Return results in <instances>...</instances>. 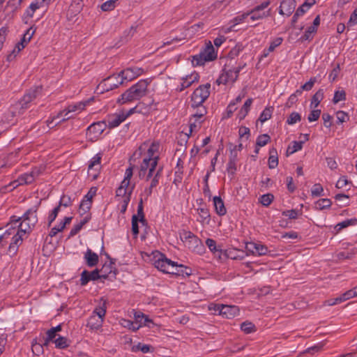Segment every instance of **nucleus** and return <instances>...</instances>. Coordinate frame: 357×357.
Wrapping results in <instances>:
<instances>
[{
	"label": "nucleus",
	"mask_w": 357,
	"mask_h": 357,
	"mask_svg": "<svg viewBox=\"0 0 357 357\" xmlns=\"http://www.w3.org/2000/svg\"><path fill=\"white\" fill-rule=\"evenodd\" d=\"M149 84L147 79L139 81L136 84L126 90L117 100V102L123 105L140 99L146 94Z\"/></svg>",
	"instance_id": "1"
},
{
	"label": "nucleus",
	"mask_w": 357,
	"mask_h": 357,
	"mask_svg": "<svg viewBox=\"0 0 357 357\" xmlns=\"http://www.w3.org/2000/svg\"><path fill=\"white\" fill-rule=\"evenodd\" d=\"M143 105H144L142 102H139L135 107L129 109L127 112H121L119 114L110 115L107 119L108 126L110 128L118 126L121 123L125 121L127 117L134 113L148 114L150 111V108L149 107H145L144 108Z\"/></svg>",
	"instance_id": "2"
},
{
	"label": "nucleus",
	"mask_w": 357,
	"mask_h": 357,
	"mask_svg": "<svg viewBox=\"0 0 357 357\" xmlns=\"http://www.w3.org/2000/svg\"><path fill=\"white\" fill-rule=\"evenodd\" d=\"M37 208L29 209L24 215L21 218V222L17 225V231L20 234L24 236L26 233H29L31 229L35 226L38 221L36 215Z\"/></svg>",
	"instance_id": "3"
},
{
	"label": "nucleus",
	"mask_w": 357,
	"mask_h": 357,
	"mask_svg": "<svg viewBox=\"0 0 357 357\" xmlns=\"http://www.w3.org/2000/svg\"><path fill=\"white\" fill-rule=\"evenodd\" d=\"M216 58L217 52H215L211 42L208 41L199 54L192 56V63L194 66H202L206 62L213 61Z\"/></svg>",
	"instance_id": "4"
},
{
	"label": "nucleus",
	"mask_w": 357,
	"mask_h": 357,
	"mask_svg": "<svg viewBox=\"0 0 357 357\" xmlns=\"http://www.w3.org/2000/svg\"><path fill=\"white\" fill-rule=\"evenodd\" d=\"M105 314L106 301H103L102 305L93 310V314L88 320L87 326L91 329H98L102 326Z\"/></svg>",
	"instance_id": "5"
},
{
	"label": "nucleus",
	"mask_w": 357,
	"mask_h": 357,
	"mask_svg": "<svg viewBox=\"0 0 357 357\" xmlns=\"http://www.w3.org/2000/svg\"><path fill=\"white\" fill-rule=\"evenodd\" d=\"M211 84L207 83L197 88L191 97L192 107L202 106L210 95Z\"/></svg>",
	"instance_id": "6"
},
{
	"label": "nucleus",
	"mask_w": 357,
	"mask_h": 357,
	"mask_svg": "<svg viewBox=\"0 0 357 357\" xmlns=\"http://www.w3.org/2000/svg\"><path fill=\"white\" fill-rule=\"evenodd\" d=\"M154 266L160 271L169 274H178L175 271L176 268L178 266L183 267L182 265L178 266L176 262L171 261L162 254H160L158 259L155 260Z\"/></svg>",
	"instance_id": "7"
},
{
	"label": "nucleus",
	"mask_w": 357,
	"mask_h": 357,
	"mask_svg": "<svg viewBox=\"0 0 357 357\" xmlns=\"http://www.w3.org/2000/svg\"><path fill=\"white\" fill-rule=\"evenodd\" d=\"M241 68V66L230 68L226 66L216 82L218 84H233L237 79Z\"/></svg>",
	"instance_id": "8"
},
{
	"label": "nucleus",
	"mask_w": 357,
	"mask_h": 357,
	"mask_svg": "<svg viewBox=\"0 0 357 357\" xmlns=\"http://www.w3.org/2000/svg\"><path fill=\"white\" fill-rule=\"evenodd\" d=\"M158 167L155 158L143 160L140 165L139 176L140 178H145L148 181L153 174L157 173Z\"/></svg>",
	"instance_id": "9"
},
{
	"label": "nucleus",
	"mask_w": 357,
	"mask_h": 357,
	"mask_svg": "<svg viewBox=\"0 0 357 357\" xmlns=\"http://www.w3.org/2000/svg\"><path fill=\"white\" fill-rule=\"evenodd\" d=\"M123 84V79H121L120 75H112L106 79H103L98 86V90L100 93L111 91L117 88L119 85Z\"/></svg>",
	"instance_id": "10"
},
{
	"label": "nucleus",
	"mask_w": 357,
	"mask_h": 357,
	"mask_svg": "<svg viewBox=\"0 0 357 357\" xmlns=\"http://www.w3.org/2000/svg\"><path fill=\"white\" fill-rule=\"evenodd\" d=\"M270 3V1H265L260 5L255 6L248 13V15L250 16V19L252 21H255L269 17L271 15V9H268L267 10H265V9L268 8Z\"/></svg>",
	"instance_id": "11"
},
{
	"label": "nucleus",
	"mask_w": 357,
	"mask_h": 357,
	"mask_svg": "<svg viewBox=\"0 0 357 357\" xmlns=\"http://www.w3.org/2000/svg\"><path fill=\"white\" fill-rule=\"evenodd\" d=\"M68 114H71V112H68L67 107L59 112L56 116L46 121L47 127L49 128H53L61 122H64L68 119L74 118V116H68Z\"/></svg>",
	"instance_id": "12"
},
{
	"label": "nucleus",
	"mask_w": 357,
	"mask_h": 357,
	"mask_svg": "<svg viewBox=\"0 0 357 357\" xmlns=\"http://www.w3.org/2000/svg\"><path fill=\"white\" fill-rule=\"evenodd\" d=\"M101 155L96 154L91 160L89 165L88 174L89 176L92 178V180H96L99 174L101 166Z\"/></svg>",
	"instance_id": "13"
},
{
	"label": "nucleus",
	"mask_w": 357,
	"mask_h": 357,
	"mask_svg": "<svg viewBox=\"0 0 357 357\" xmlns=\"http://www.w3.org/2000/svg\"><path fill=\"white\" fill-rule=\"evenodd\" d=\"M20 218L13 215L10 218V221L6 226L8 229L5 231L0 229V243L8 238L15 231L16 225L20 221Z\"/></svg>",
	"instance_id": "14"
},
{
	"label": "nucleus",
	"mask_w": 357,
	"mask_h": 357,
	"mask_svg": "<svg viewBox=\"0 0 357 357\" xmlns=\"http://www.w3.org/2000/svg\"><path fill=\"white\" fill-rule=\"evenodd\" d=\"M105 126L102 122H97L91 124L86 130V136L90 140H96L104 131Z\"/></svg>",
	"instance_id": "15"
},
{
	"label": "nucleus",
	"mask_w": 357,
	"mask_h": 357,
	"mask_svg": "<svg viewBox=\"0 0 357 357\" xmlns=\"http://www.w3.org/2000/svg\"><path fill=\"white\" fill-rule=\"evenodd\" d=\"M101 278H106L107 276L105 274H100L98 269H96L91 272L84 271L81 274L80 282L82 286H84L90 280H96Z\"/></svg>",
	"instance_id": "16"
},
{
	"label": "nucleus",
	"mask_w": 357,
	"mask_h": 357,
	"mask_svg": "<svg viewBox=\"0 0 357 357\" xmlns=\"http://www.w3.org/2000/svg\"><path fill=\"white\" fill-rule=\"evenodd\" d=\"M199 79V75L197 73L193 72L190 75H187L185 77H182L181 86L178 87V90L180 91H183L184 89L190 87L193 83L198 82Z\"/></svg>",
	"instance_id": "17"
},
{
	"label": "nucleus",
	"mask_w": 357,
	"mask_h": 357,
	"mask_svg": "<svg viewBox=\"0 0 357 357\" xmlns=\"http://www.w3.org/2000/svg\"><path fill=\"white\" fill-rule=\"evenodd\" d=\"M295 0H283L280 6L279 13L280 15L290 16L296 8Z\"/></svg>",
	"instance_id": "18"
},
{
	"label": "nucleus",
	"mask_w": 357,
	"mask_h": 357,
	"mask_svg": "<svg viewBox=\"0 0 357 357\" xmlns=\"http://www.w3.org/2000/svg\"><path fill=\"white\" fill-rule=\"evenodd\" d=\"M246 249L248 251L252 253L255 255H264L268 252V248L264 245L256 243H249L246 245Z\"/></svg>",
	"instance_id": "19"
},
{
	"label": "nucleus",
	"mask_w": 357,
	"mask_h": 357,
	"mask_svg": "<svg viewBox=\"0 0 357 357\" xmlns=\"http://www.w3.org/2000/svg\"><path fill=\"white\" fill-rule=\"evenodd\" d=\"M142 72V70L140 68H127L124 70H122L119 75L121 79H123V82L124 80L131 81L140 75Z\"/></svg>",
	"instance_id": "20"
},
{
	"label": "nucleus",
	"mask_w": 357,
	"mask_h": 357,
	"mask_svg": "<svg viewBox=\"0 0 357 357\" xmlns=\"http://www.w3.org/2000/svg\"><path fill=\"white\" fill-rule=\"evenodd\" d=\"M238 313L239 309L237 306L222 305L220 314L227 319H231L238 315Z\"/></svg>",
	"instance_id": "21"
},
{
	"label": "nucleus",
	"mask_w": 357,
	"mask_h": 357,
	"mask_svg": "<svg viewBox=\"0 0 357 357\" xmlns=\"http://www.w3.org/2000/svg\"><path fill=\"white\" fill-rule=\"evenodd\" d=\"M39 175V171L37 169H35L31 171L29 174H24L22 175L17 181H15V183L17 182V185H22V184H29L31 183L34 179L35 177Z\"/></svg>",
	"instance_id": "22"
},
{
	"label": "nucleus",
	"mask_w": 357,
	"mask_h": 357,
	"mask_svg": "<svg viewBox=\"0 0 357 357\" xmlns=\"http://www.w3.org/2000/svg\"><path fill=\"white\" fill-rule=\"evenodd\" d=\"M23 241V235L17 232L12 238V241L10 243L8 251L11 255H15L18 247Z\"/></svg>",
	"instance_id": "23"
},
{
	"label": "nucleus",
	"mask_w": 357,
	"mask_h": 357,
	"mask_svg": "<svg viewBox=\"0 0 357 357\" xmlns=\"http://www.w3.org/2000/svg\"><path fill=\"white\" fill-rule=\"evenodd\" d=\"M84 259L86 264L89 267L96 266L98 262V255L92 252L91 250L88 249L84 255Z\"/></svg>",
	"instance_id": "24"
},
{
	"label": "nucleus",
	"mask_w": 357,
	"mask_h": 357,
	"mask_svg": "<svg viewBox=\"0 0 357 357\" xmlns=\"http://www.w3.org/2000/svg\"><path fill=\"white\" fill-rule=\"evenodd\" d=\"M213 205L216 213L219 215H224L227 213L224 202L220 197H213Z\"/></svg>",
	"instance_id": "25"
},
{
	"label": "nucleus",
	"mask_w": 357,
	"mask_h": 357,
	"mask_svg": "<svg viewBox=\"0 0 357 357\" xmlns=\"http://www.w3.org/2000/svg\"><path fill=\"white\" fill-rule=\"evenodd\" d=\"M197 211L199 216L198 220L202 224H208L211 220L208 210L206 207L200 206Z\"/></svg>",
	"instance_id": "26"
},
{
	"label": "nucleus",
	"mask_w": 357,
	"mask_h": 357,
	"mask_svg": "<svg viewBox=\"0 0 357 357\" xmlns=\"http://www.w3.org/2000/svg\"><path fill=\"white\" fill-rule=\"evenodd\" d=\"M278 165V152L275 148L269 151L268 167L270 169L275 168Z\"/></svg>",
	"instance_id": "27"
},
{
	"label": "nucleus",
	"mask_w": 357,
	"mask_h": 357,
	"mask_svg": "<svg viewBox=\"0 0 357 357\" xmlns=\"http://www.w3.org/2000/svg\"><path fill=\"white\" fill-rule=\"evenodd\" d=\"M89 103V100L84 101V102H79L73 105H70L67 107V109H68V112H76L78 113L83 111L86 106Z\"/></svg>",
	"instance_id": "28"
},
{
	"label": "nucleus",
	"mask_w": 357,
	"mask_h": 357,
	"mask_svg": "<svg viewBox=\"0 0 357 357\" xmlns=\"http://www.w3.org/2000/svg\"><path fill=\"white\" fill-rule=\"evenodd\" d=\"M23 0H9L5 10L9 13H13L17 10Z\"/></svg>",
	"instance_id": "29"
},
{
	"label": "nucleus",
	"mask_w": 357,
	"mask_h": 357,
	"mask_svg": "<svg viewBox=\"0 0 357 357\" xmlns=\"http://www.w3.org/2000/svg\"><path fill=\"white\" fill-rule=\"evenodd\" d=\"M27 107L28 104H25V102L22 99L19 102L16 103L10 107V112L13 116H15L17 114L22 113L24 110Z\"/></svg>",
	"instance_id": "30"
},
{
	"label": "nucleus",
	"mask_w": 357,
	"mask_h": 357,
	"mask_svg": "<svg viewBox=\"0 0 357 357\" xmlns=\"http://www.w3.org/2000/svg\"><path fill=\"white\" fill-rule=\"evenodd\" d=\"M50 0H36L35 2L32 3L29 6V10L27 11V15L29 16H32L33 13L40 7H43L44 3L48 4Z\"/></svg>",
	"instance_id": "31"
},
{
	"label": "nucleus",
	"mask_w": 357,
	"mask_h": 357,
	"mask_svg": "<svg viewBox=\"0 0 357 357\" xmlns=\"http://www.w3.org/2000/svg\"><path fill=\"white\" fill-rule=\"evenodd\" d=\"M323 98H324V91L322 89H319L312 96L310 107L316 108L319 105V103L323 100Z\"/></svg>",
	"instance_id": "32"
},
{
	"label": "nucleus",
	"mask_w": 357,
	"mask_h": 357,
	"mask_svg": "<svg viewBox=\"0 0 357 357\" xmlns=\"http://www.w3.org/2000/svg\"><path fill=\"white\" fill-rule=\"evenodd\" d=\"M121 324L123 327L128 328V329L132 330V331H136L139 328L142 327V324H137V322L131 321L127 319H122L121 321Z\"/></svg>",
	"instance_id": "33"
},
{
	"label": "nucleus",
	"mask_w": 357,
	"mask_h": 357,
	"mask_svg": "<svg viewBox=\"0 0 357 357\" xmlns=\"http://www.w3.org/2000/svg\"><path fill=\"white\" fill-rule=\"evenodd\" d=\"M162 170V167H158L157 173L153 174L152 176V177L151 178L152 179H151V184H150V187H149V189L148 195H151V192H152V188H155L158 184L159 178L160 177V174H161Z\"/></svg>",
	"instance_id": "34"
},
{
	"label": "nucleus",
	"mask_w": 357,
	"mask_h": 357,
	"mask_svg": "<svg viewBox=\"0 0 357 357\" xmlns=\"http://www.w3.org/2000/svg\"><path fill=\"white\" fill-rule=\"evenodd\" d=\"M55 346L58 349H63L69 347L70 341L65 337L59 336L54 341Z\"/></svg>",
	"instance_id": "35"
},
{
	"label": "nucleus",
	"mask_w": 357,
	"mask_h": 357,
	"mask_svg": "<svg viewBox=\"0 0 357 357\" xmlns=\"http://www.w3.org/2000/svg\"><path fill=\"white\" fill-rule=\"evenodd\" d=\"M273 107H266L264 111L261 112L259 120L261 123H264L267 120L270 119L272 116V114L273 112Z\"/></svg>",
	"instance_id": "36"
},
{
	"label": "nucleus",
	"mask_w": 357,
	"mask_h": 357,
	"mask_svg": "<svg viewBox=\"0 0 357 357\" xmlns=\"http://www.w3.org/2000/svg\"><path fill=\"white\" fill-rule=\"evenodd\" d=\"M331 201L329 199H320L315 202V208L317 210H324L328 208L331 206Z\"/></svg>",
	"instance_id": "37"
},
{
	"label": "nucleus",
	"mask_w": 357,
	"mask_h": 357,
	"mask_svg": "<svg viewBox=\"0 0 357 357\" xmlns=\"http://www.w3.org/2000/svg\"><path fill=\"white\" fill-rule=\"evenodd\" d=\"M252 98H248L244 103V105H243L242 108L241 109L240 112H239V118L241 119H243L245 118V116L248 114L249 110H250V106L252 105Z\"/></svg>",
	"instance_id": "38"
},
{
	"label": "nucleus",
	"mask_w": 357,
	"mask_h": 357,
	"mask_svg": "<svg viewBox=\"0 0 357 357\" xmlns=\"http://www.w3.org/2000/svg\"><path fill=\"white\" fill-rule=\"evenodd\" d=\"M303 147V142H297L294 141L290 144L287 150V153L288 154H293L294 153L300 151L302 149Z\"/></svg>",
	"instance_id": "39"
},
{
	"label": "nucleus",
	"mask_w": 357,
	"mask_h": 357,
	"mask_svg": "<svg viewBox=\"0 0 357 357\" xmlns=\"http://www.w3.org/2000/svg\"><path fill=\"white\" fill-rule=\"evenodd\" d=\"M132 189L126 190L122 187H119L116 190V197H121L122 200H125L126 198H129L130 199Z\"/></svg>",
	"instance_id": "40"
},
{
	"label": "nucleus",
	"mask_w": 357,
	"mask_h": 357,
	"mask_svg": "<svg viewBox=\"0 0 357 357\" xmlns=\"http://www.w3.org/2000/svg\"><path fill=\"white\" fill-rule=\"evenodd\" d=\"M40 90V88L37 87L34 89L33 91L25 94L24 96L22 98V100L25 102V104H29L33 99H35L36 98L38 91Z\"/></svg>",
	"instance_id": "41"
},
{
	"label": "nucleus",
	"mask_w": 357,
	"mask_h": 357,
	"mask_svg": "<svg viewBox=\"0 0 357 357\" xmlns=\"http://www.w3.org/2000/svg\"><path fill=\"white\" fill-rule=\"evenodd\" d=\"M136 215L137 216L138 220H139L140 222H142L143 225L146 224V220L145 219L144 210H143V201L142 199H140V201L139 202V204L137 206V214Z\"/></svg>",
	"instance_id": "42"
},
{
	"label": "nucleus",
	"mask_w": 357,
	"mask_h": 357,
	"mask_svg": "<svg viewBox=\"0 0 357 357\" xmlns=\"http://www.w3.org/2000/svg\"><path fill=\"white\" fill-rule=\"evenodd\" d=\"M82 2L83 1L73 0L70 6V10H72L75 14L79 13L83 6Z\"/></svg>",
	"instance_id": "43"
},
{
	"label": "nucleus",
	"mask_w": 357,
	"mask_h": 357,
	"mask_svg": "<svg viewBox=\"0 0 357 357\" xmlns=\"http://www.w3.org/2000/svg\"><path fill=\"white\" fill-rule=\"evenodd\" d=\"M118 0H107L101 5V9L103 11L112 10L115 6L116 3Z\"/></svg>",
	"instance_id": "44"
},
{
	"label": "nucleus",
	"mask_w": 357,
	"mask_h": 357,
	"mask_svg": "<svg viewBox=\"0 0 357 357\" xmlns=\"http://www.w3.org/2000/svg\"><path fill=\"white\" fill-rule=\"evenodd\" d=\"M314 3L315 1L314 0H312L310 2H305L296 10V15H302L306 11V10L310 8L313 4H314Z\"/></svg>",
	"instance_id": "45"
},
{
	"label": "nucleus",
	"mask_w": 357,
	"mask_h": 357,
	"mask_svg": "<svg viewBox=\"0 0 357 357\" xmlns=\"http://www.w3.org/2000/svg\"><path fill=\"white\" fill-rule=\"evenodd\" d=\"M159 147L160 145L157 142H153L149 146L148 150H147V154L155 155V156H159L158 151H159Z\"/></svg>",
	"instance_id": "46"
},
{
	"label": "nucleus",
	"mask_w": 357,
	"mask_h": 357,
	"mask_svg": "<svg viewBox=\"0 0 357 357\" xmlns=\"http://www.w3.org/2000/svg\"><path fill=\"white\" fill-rule=\"evenodd\" d=\"M356 222L357 220L356 218L349 219L338 223L336 227H338V229L340 230L349 226L354 225Z\"/></svg>",
	"instance_id": "47"
},
{
	"label": "nucleus",
	"mask_w": 357,
	"mask_h": 357,
	"mask_svg": "<svg viewBox=\"0 0 357 357\" xmlns=\"http://www.w3.org/2000/svg\"><path fill=\"white\" fill-rule=\"evenodd\" d=\"M241 329L245 333H250L255 331V326L252 323L245 321L241 324Z\"/></svg>",
	"instance_id": "48"
},
{
	"label": "nucleus",
	"mask_w": 357,
	"mask_h": 357,
	"mask_svg": "<svg viewBox=\"0 0 357 357\" xmlns=\"http://www.w3.org/2000/svg\"><path fill=\"white\" fill-rule=\"evenodd\" d=\"M346 99V93L344 91H337L335 92L334 97L333 99V102L336 104L341 100H344Z\"/></svg>",
	"instance_id": "49"
},
{
	"label": "nucleus",
	"mask_w": 357,
	"mask_h": 357,
	"mask_svg": "<svg viewBox=\"0 0 357 357\" xmlns=\"http://www.w3.org/2000/svg\"><path fill=\"white\" fill-rule=\"evenodd\" d=\"M270 137L269 135L266 134H264L261 135H259L257 139V146H265L269 141H270Z\"/></svg>",
	"instance_id": "50"
},
{
	"label": "nucleus",
	"mask_w": 357,
	"mask_h": 357,
	"mask_svg": "<svg viewBox=\"0 0 357 357\" xmlns=\"http://www.w3.org/2000/svg\"><path fill=\"white\" fill-rule=\"evenodd\" d=\"M301 115L297 112H292L287 120L289 125H293L301 121Z\"/></svg>",
	"instance_id": "51"
},
{
	"label": "nucleus",
	"mask_w": 357,
	"mask_h": 357,
	"mask_svg": "<svg viewBox=\"0 0 357 357\" xmlns=\"http://www.w3.org/2000/svg\"><path fill=\"white\" fill-rule=\"evenodd\" d=\"M34 33L35 31L33 30L32 28L29 29L24 34L20 42L23 43L24 44H25V45H26L27 43L30 41L32 36H33Z\"/></svg>",
	"instance_id": "52"
},
{
	"label": "nucleus",
	"mask_w": 357,
	"mask_h": 357,
	"mask_svg": "<svg viewBox=\"0 0 357 357\" xmlns=\"http://www.w3.org/2000/svg\"><path fill=\"white\" fill-rule=\"evenodd\" d=\"M138 222H139V220H138L137 216L133 215L132 217V231L135 237L139 234Z\"/></svg>",
	"instance_id": "53"
},
{
	"label": "nucleus",
	"mask_w": 357,
	"mask_h": 357,
	"mask_svg": "<svg viewBox=\"0 0 357 357\" xmlns=\"http://www.w3.org/2000/svg\"><path fill=\"white\" fill-rule=\"evenodd\" d=\"M344 301H345V298L343 295H341L340 297L326 301L324 302V305L332 306Z\"/></svg>",
	"instance_id": "54"
},
{
	"label": "nucleus",
	"mask_w": 357,
	"mask_h": 357,
	"mask_svg": "<svg viewBox=\"0 0 357 357\" xmlns=\"http://www.w3.org/2000/svg\"><path fill=\"white\" fill-rule=\"evenodd\" d=\"M273 199V196L271 194L264 195L260 198V202L262 205L268 206L271 204Z\"/></svg>",
	"instance_id": "55"
},
{
	"label": "nucleus",
	"mask_w": 357,
	"mask_h": 357,
	"mask_svg": "<svg viewBox=\"0 0 357 357\" xmlns=\"http://www.w3.org/2000/svg\"><path fill=\"white\" fill-rule=\"evenodd\" d=\"M25 44H24L23 43H18L15 48L13 49L12 53L8 56V59H10L11 57H15L16 55L22 50H23L24 47H25Z\"/></svg>",
	"instance_id": "56"
},
{
	"label": "nucleus",
	"mask_w": 357,
	"mask_h": 357,
	"mask_svg": "<svg viewBox=\"0 0 357 357\" xmlns=\"http://www.w3.org/2000/svg\"><path fill=\"white\" fill-rule=\"evenodd\" d=\"M87 222L86 220H84L83 221H82L81 222H79V224L75 225L72 229L70 230V235H69V237H71V236H75V234H77L79 231L80 229H82V227H83V225Z\"/></svg>",
	"instance_id": "57"
},
{
	"label": "nucleus",
	"mask_w": 357,
	"mask_h": 357,
	"mask_svg": "<svg viewBox=\"0 0 357 357\" xmlns=\"http://www.w3.org/2000/svg\"><path fill=\"white\" fill-rule=\"evenodd\" d=\"M340 71V64H337L336 66L332 70V71L331 72V73L328 75V78L331 80V82H334L337 79Z\"/></svg>",
	"instance_id": "58"
},
{
	"label": "nucleus",
	"mask_w": 357,
	"mask_h": 357,
	"mask_svg": "<svg viewBox=\"0 0 357 357\" xmlns=\"http://www.w3.org/2000/svg\"><path fill=\"white\" fill-rule=\"evenodd\" d=\"M336 117L337 119V122L340 123H342L344 122H346L349 120V116L348 114L343 112V111H338L336 113Z\"/></svg>",
	"instance_id": "59"
},
{
	"label": "nucleus",
	"mask_w": 357,
	"mask_h": 357,
	"mask_svg": "<svg viewBox=\"0 0 357 357\" xmlns=\"http://www.w3.org/2000/svg\"><path fill=\"white\" fill-rule=\"evenodd\" d=\"M321 110L320 109H313L311 111L309 114L307 119L310 122L317 121L320 116Z\"/></svg>",
	"instance_id": "60"
},
{
	"label": "nucleus",
	"mask_w": 357,
	"mask_h": 357,
	"mask_svg": "<svg viewBox=\"0 0 357 357\" xmlns=\"http://www.w3.org/2000/svg\"><path fill=\"white\" fill-rule=\"evenodd\" d=\"M342 295L344 297L345 301L356 297L357 296V286L356 287H354V289L346 291Z\"/></svg>",
	"instance_id": "61"
},
{
	"label": "nucleus",
	"mask_w": 357,
	"mask_h": 357,
	"mask_svg": "<svg viewBox=\"0 0 357 357\" xmlns=\"http://www.w3.org/2000/svg\"><path fill=\"white\" fill-rule=\"evenodd\" d=\"M151 347L147 344H142L141 343H139L137 345L134 346L132 347V351H135L137 350H140L143 353L146 354L150 351Z\"/></svg>",
	"instance_id": "62"
},
{
	"label": "nucleus",
	"mask_w": 357,
	"mask_h": 357,
	"mask_svg": "<svg viewBox=\"0 0 357 357\" xmlns=\"http://www.w3.org/2000/svg\"><path fill=\"white\" fill-rule=\"evenodd\" d=\"M322 119L325 127L330 128L332 126V116L329 114L324 113L322 114Z\"/></svg>",
	"instance_id": "63"
},
{
	"label": "nucleus",
	"mask_w": 357,
	"mask_h": 357,
	"mask_svg": "<svg viewBox=\"0 0 357 357\" xmlns=\"http://www.w3.org/2000/svg\"><path fill=\"white\" fill-rule=\"evenodd\" d=\"M206 244L211 250V252L215 253L216 252H219V250L216 247V243L214 240L211 238H208L206 241Z\"/></svg>",
	"instance_id": "64"
}]
</instances>
